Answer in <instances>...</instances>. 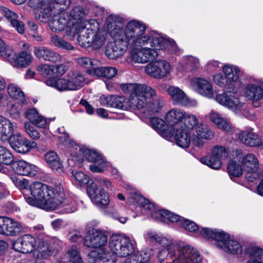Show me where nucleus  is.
<instances>
[{
    "label": "nucleus",
    "mask_w": 263,
    "mask_h": 263,
    "mask_svg": "<svg viewBox=\"0 0 263 263\" xmlns=\"http://www.w3.org/2000/svg\"><path fill=\"white\" fill-rule=\"evenodd\" d=\"M29 189L32 197H25L26 201L31 205L47 211L55 210L65 197L63 186L60 183L53 187L40 182H34Z\"/></svg>",
    "instance_id": "1"
},
{
    "label": "nucleus",
    "mask_w": 263,
    "mask_h": 263,
    "mask_svg": "<svg viewBox=\"0 0 263 263\" xmlns=\"http://www.w3.org/2000/svg\"><path fill=\"white\" fill-rule=\"evenodd\" d=\"M224 74H216L214 76L215 83L227 91L216 95L215 100L219 104L231 109H239L244 106L238 98L235 96L234 86L237 81L239 70L237 67L226 65L223 67Z\"/></svg>",
    "instance_id": "2"
},
{
    "label": "nucleus",
    "mask_w": 263,
    "mask_h": 263,
    "mask_svg": "<svg viewBox=\"0 0 263 263\" xmlns=\"http://www.w3.org/2000/svg\"><path fill=\"white\" fill-rule=\"evenodd\" d=\"M145 29L146 26L143 22L136 20L130 21L126 25L124 30L125 41L129 45L149 44L151 47H153L155 43V40L159 34L154 33L148 35L142 36Z\"/></svg>",
    "instance_id": "3"
},
{
    "label": "nucleus",
    "mask_w": 263,
    "mask_h": 263,
    "mask_svg": "<svg viewBox=\"0 0 263 263\" xmlns=\"http://www.w3.org/2000/svg\"><path fill=\"white\" fill-rule=\"evenodd\" d=\"M200 234L203 237L215 240L216 247L228 253L238 254L242 251L241 245L236 240L229 239V234L222 230L204 228Z\"/></svg>",
    "instance_id": "4"
},
{
    "label": "nucleus",
    "mask_w": 263,
    "mask_h": 263,
    "mask_svg": "<svg viewBox=\"0 0 263 263\" xmlns=\"http://www.w3.org/2000/svg\"><path fill=\"white\" fill-rule=\"evenodd\" d=\"M109 247L111 252L120 257L132 254L135 250V243L128 237L113 234L109 240Z\"/></svg>",
    "instance_id": "5"
},
{
    "label": "nucleus",
    "mask_w": 263,
    "mask_h": 263,
    "mask_svg": "<svg viewBox=\"0 0 263 263\" xmlns=\"http://www.w3.org/2000/svg\"><path fill=\"white\" fill-rule=\"evenodd\" d=\"M108 237L106 232L100 229L89 230L83 239L85 246L91 248L102 249L107 243Z\"/></svg>",
    "instance_id": "6"
},
{
    "label": "nucleus",
    "mask_w": 263,
    "mask_h": 263,
    "mask_svg": "<svg viewBox=\"0 0 263 263\" xmlns=\"http://www.w3.org/2000/svg\"><path fill=\"white\" fill-rule=\"evenodd\" d=\"M87 193L91 201L99 208H105L109 203L108 194L102 187L91 181L87 186Z\"/></svg>",
    "instance_id": "7"
},
{
    "label": "nucleus",
    "mask_w": 263,
    "mask_h": 263,
    "mask_svg": "<svg viewBox=\"0 0 263 263\" xmlns=\"http://www.w3.org/2000/svg\"><path fill=\"white\" fill-rule=\"evenodd\" d=\"M9 143L11 147L16 152L21 154H26L31 149L37 147V143L34 141H30L22 136L20 133L11 134L8 137Z\"/></svg>",
    "instance_id": "8"
},
{
    "label": "nucleus",
    "mask_w": 263,
    "mask_h": 263,
    "mask_svg": "<svg viewBox=\"0 0 263 263\" xmlns=\"http://www.w3.org/2000/svg\"><path fill=\"white\" fill-rule=\"evenodd\" d=\"M228 154L224 147L216 146L212 149L211 155L203 157L201 162L214 170H219L222 166V159H226Z\"/></svg>",
    "instance_id": "9"
},
{
    "label": "nucleus",
    "mask_w": 263,
    "mask_h": 263,
    "mask_svg": "<svg viewBox=\"0 0 263 263\" xmlns=\"http://www.w3.org/2000/svg\"><path fill=\"white\" fill-rule=\"evenodd\" d=\"M24 224L6 216H0V234L7 236H16L24 232Z\"/></svg>",
    "instance_id": "10"
},
{
    "label": "nucleus",
    "mask_w": 263,
    "mask_h": 263,
    "mask_svg": "<svg viewBox=\"0 0 263 263\" xmlns=\"http://www.w3.org/2000/svg\"><path fill=\"white\" fill-rule=\"evenodd\" d=\"M114 42L107 43L105 49V54L110 59H115L121 56L127 49L129 44L123 37L118 35Z\"/></svg>",
    "instance_id": "11"
},
{
    "label": "nucleus",
    "mask_w": 263,
    "mask_h": 263,
    "mask_svg": "<svg viewBox=\"0 0 263 263\" xmlns=\"http://www.w3.org/2000/svg\"><path fill=\"white\" fill-rule=\"evenodd\" d=\"M170 63L165 60H158L150 63L145 67L146 72L157 79L166 76L170 73Z\"/></svg>",
    "instance_id": "12"
},
{
    "label": "nucleus",
    "mask_w": 263,
    "mask_h": 263,
    "mask_svg": "<svg viewBox=\"0 0 263 263\" xmlns=\"http://www.w3.org/2000/svg\"><path fill=\"white\" fill-rule=\"evenodd\" d=\"M145 86L144 89L137 91L130 96V103L138 109H141L144 107H146L147 99L149 97H153L155 95V89L145 84Z\"/></svg>",
    "instance_id": "13"
},
{
    "label": "nucleus",
    "mask_w": 263,
    "mask_h": 263,
    "mask_svg": "<svg viewBox=\"0 0 263 263\" xmlns=\"http://www.w3.org/2000/svg\"><path fill=\"white\" fill-rule=\"evenodd\" d=\"M178 244H170L162 249L158 253V258L160 263H178L179 249Z\"/></svg>",
    "instance_id": "14"
},
{
    "label": "nucleus",
    "mask_w": 263,
    "mask_h": 263,
    "mask_svg": "<svg viewBox=\"0 0 263 263\" xmlns=\"http://www.w3.org/2000/svg\"><path fill=\"white\" fill-rule=\"evenodd\" d=\"M201 261V256L196 249L189 245L180 246L178 263H199Z\"/></svg>",
    "instance_id": "15"
},
{
    "label": "nucleus",
    "mask_w": 263,
    "mask_h": 263,
    "mask_svg": "<svg viewBox=\"0 0 263 263\" xmlns=\"http://www.w3.org/2000/svg\"><path fill=\"white\" fill-rule=\"evenodd\" d=\"M13 246L17 252L24 254L31 253L35 248L36 240L31 235H24L17 238Z\"/></svg>",
    "instance_id": "16"
},
{
    "label": "nucleus",
    "mask_w": 263,
    "mask_h": 263,
    "mask_svg": "<svg viewBox=\"0 0 263 263\" xmlns=\"http://www.w3.org/2000/svg\"><path fill=\"white\" fill-rule=\"evenodd\" d=\"M11 167L16 174L22 176H35L37 172V167L25 161H14Z\"/></svg>",
    "instance_id": "17"
},
{
    "label": "nucleus",
    "mask_w": 263,
    "mask_h": 263,
    "mask_svg": "<svg viewBox=\"0 0 263 263\" xmlns=\"http://www.w3.org/2000/svg\"><path fill=\"white\" fill-rule=\"evenodd\" d=\"M167 92L171 96L174 104H179L184 106H191L194 102L190 100L185 93L179 88L170 86Z\"/></svg>",
    "instance_id": "18"
},
{
    "label": "nucleus",
    "mask_w": 263,
    "mask_h": 263,
    "mask_svg": "<svg viewBox=\"0 0 263 263\" xmlns=\"http://www.w3.org/2000/svg\"><path fill=\"white\" fill-rule=\"evenodd\" d=\"M238 137L242 143L248 146H263V141L252 130L241 131L239 134Z\"/></svg>",
    "instance_id": "19"
},
{
    "label": "nucleus",
    "mask_w": 263,
    "mask_h": 263,
    "mask_svg": "<svg viewBox=\"0 0 263 263\" xmlns=\"http://www.w3.org/2000/svg\"><path fill=\"white\" fill-rule=\"evenodd\" d=\"M34 54L37 58L55 63L61 60V55L53 50L44 46L35 47Z\"/></svg>",
    "instance_id": "20"
},
{
    "label": "nucleus",
    "mask_w": 263,
    "mask_h": 263,
    "mask_svg": "<svg viewBox=\"0 0 263 263\" xmlns=\"http://www.w3.org/2000/svg\"><path fill=\"white\" fill-rule=\"evenodd\" d=\"M123 19L118 15L111 14L106 18V25L110 34L114 37L121 36L123 32L122 23Z\"/></svg>",
    "instance_id": "21"
},
{
    "label": "nucleus",
    "mask_w": 263,
    "mask_h": 263,
    "mask_svg": "<svg viewBox=\"0 0 263 263\" xmlns=\"http://www.w3.org/2000/svg\"><path fill=\"white\" fill-rule=\"evenodd\" d=\"M0 12L10 22L11 25L19 33H24V24L18 20V15L15 12L4 6L0 7Z\"/></svg>",
    "instance_id": "22"
},
{
    "label": "nucleus",
    "mask_w": 263,
    "mask_h": 263,
    "mask_svg": "<svg viewBox=\"0 0 263 263\" xmlns=\"http://www.w3.org/2000/svg\"><path fill=\"white\" fill-rule=\"evenodd\" d=\"M184 111L180 109L173 108L167 112L165 116L166 122L168 126L174 127H181L182 117Z\"/></svg>",
    "instance_id": "23"
},
{
    "label": "nucleus",
    "mask_w": 263,
    "mask_h": 263,
    "mask_svg": "<svg viewBox=\"0 0 263 263\" xmlns=\"http://www.w3.org/2000/svg\"><path fill=\"white\" fill-rule=\"evenodd\" d=\"M71 23L70 16L68 13L63 12L59 15L57 20H54L51 22L49 25L52 31L61 32Z\"/></svg>",
    "instance_id": "24"
},
{
    "label": "nucleus",
    "mask_w": 263,
    "mask_h": 263,
    "mask_svg": "<svg viewBox=\"0 0 263 263\" xmlns=\"http://www.w3.org/2000/svg\"><path fill=\"white\" fill-rule=\"evenodd\" d=\"M243 170L248 174L255 173L258 167V161L253 154H249L239 160Z\"/></svg>",
    "instance_id": "25"
},
{
    "label": "nucleus",
    "mask_w": 263,
    "mask_h": 263,
    "mask_svg": "<svg viewBox=\"0 0 263 263\" xmlns=\"http://www.w3.org/2000/svg\"><path fill=\"white\" fill-rule=\"evenodd\" d=\"M173 132H175V139L177 144L181 147H187L191 143L190 132L183 129V126L179 128L174 127Z\"/></svg>",
    "instance_id": "26"
},
{
    "label": "nucleus",
    "mask_w": 263,
    "mask_h": 263,
    "mask_svg": "<svg viewBox=\"0 0 263 263\" xmlns=\"http://www.w3.org/2000/svg\"><path fill=\"white\" fill-rule=\"evenodd\" d=\"M155 41V43L153 47L156 49L161 50L170 47V49L173 53L179 54L181 53L180 49L178 47L174 40L165 38L159 34Z\"/></svg>",
    "instance_id": "27"
},
{
    "label": "nucleus",
    "mask_w": 263,
    "mask_h": 263,
    "mask_svg": "<svg viewBox=\"0 0 263 263\" xmlns=\"http://www.w3.org/2000/svg\"><path fill=\"white\" fill-rule=\"evenodd\" d=\"M25 114L26 118L35 126L40 128L45 127L47 124L46 120L39 114L35 108L28 109Z\"/></svg>",
    "instance_id": "28"
},
{
    "label": "nucleus",
    "mask_w": 263,
    "mask_h": 263,
    "mask_svg": "<svg viewBox=\"0 0 263 263\" xmlns=\"http://www.w3.org/2000/svg\"><path fill=\"white\" fill-rule=\"evenodd\" d=\"M163 101L162 98L156 95L149 97L146 105V111L148 115H152L159 112L162 108Z\"/></svg>",
    "instance_id": "29"
},
{
    "label": "nucleus",
    "mask_w": 263,
    "mask_h": 263,
    "mask_svg": "<svg viewBox=\"0 0 263 263\" xmlns=\"http://www.w3.org/2000/svg\"><path fill=\"white\" fill-rule=\"evenodd\" d=\"M126 98L122 96L109 95L106 97L103 100V103L107 107H114L120 109L126 108L125 105Z\"/></svg>",
    "instance_id": "30"
},
{
    "label": "nucleus",
    "mask_w": 263,
    "mask_h": 263,
    "mask_svg": "<svg viewBox=\"0 0 263 263\" xmlns=\"http://www.w3.org/2000/svg\"><path fill=\"white\" fill-rule=\"evenodd\" d=\"M246 95L249 100L253 101V104L257 106V101L263 97V89L260 86L255 84H250L247 87Z\"/></svg>",
    "instance_id": "31"
},
{
    "label": "nucleus",
    "mask_w": 263,
    "mask_h": 263,
    "mask_svg": "<svg viewBox=\"0 0 263 263\" xmlns=\"http://www.w3.org/2000/svg\"><path fill=\"white\" fill-rule=\"evenodd\" d=\"M45 83L49 86L62 91L72 90L69 79L57 78L47 79Z\"/></svg>",
    "instance_id": "32"
},
{
    "label": "nucleus",
    "mask_w": 263,
    "mask_h": 263,
    "mask_svg": "<svg viewBox=\"0 0 263 263\" xmlns=\"http://www.w3.org/2000/svg\"><path fill=\"white\" fill-rule=\"evenodd\" d=\"M245 253L251 259L246 263H263V249L256 247H249Z\"/></svg>",
    "instance_id": "33"
},
{
    "label": "nucleus",
    "mask_w": 263,
    "mask_h": 263,
    "mask_svg": "<svg viewBox=\"0 0 263 263\" xmlns=\"http://www.w3.org/2000/svg\"><path fill=\"white\" fill-rule=\"evenodd\" d=\"M80 151L82 152L84 157L89 162L99 164H102L104 163L103 157L96 151L83 147L80 148Z\"/></svg>",
    "instance_id": "34"
},
{
    "label": "nucleus",
    "mask_w": 263,
    "mask_h": 263,
    "mask_svg": "<svg viewBox=\"0 0 263 263\" xmlns=\"http://www.w3.org/2000/svg\"><path fill=\"white\" fill-rule=\"evenodd\" d=\"M197 91L209 98L213 97V90L211 83L207 80L198 78L197 79Z\"/></svg>",
    "instance_id": "35"
},
{
    "label": "nucleus",
    "mask_w": 263,
    "mask_h": 263,
    "mask_svg": "<svg viewBox=\"0 0 263 263\" xmlns=\"http://www.w3.org/2000/svg\"><path fill=\"white\" fill-rule=\"evenodd\" d=\"M13 130V124L8 119L0 116V138L8 139Z\"/></svg>",
    "instance_id": "36"
},
{
    "label": "nucleus",
    "mask_w": 263,
    "mask_h": 263,
    "mask_svg": "<svg viewBox=\"0 0 263 263\" xmlns=\"http://www.w3.org/2000/svg\"><path fill=\"white\" fill-rule=\"evenodd\" d=\"M78 64L82 67L85 68L86 72L90 76H92L91 71H95L97 66L100 63L95 59H91L88 58L82 57L78 59Z\"/></svg>",
    "instance_id": "37"
},
{
    "label": "nucleus",
    "mask_w": 263,
    "mask_h": 263,
    "mask_svg": "<svg viewBox=\"0 0 263 263\" xmlns=\"http://www.w3.org/2000/svg\"><path fill=\"white\" fill-rule=\"evenodd\" d=\"M14 161V157L8 149L0 145V172L4 169V165H12Z\"/></svg>",
    "instance_id": "38"
},
{
    "label": "nucleus",
    "mask_w": 263,
    "mask_h": 263,
    "mask_svg": "<svg viewBox=\"0 0 263 263\" xmlns=\"http://www.w3.org/2000/svg\"><path fill=\"white\" fill-rule=\"evenodd\" d=\"M7 91L12 99L18 100L22 103H26L27 101L24 92L20 87L14 84H9L7 87Z\"/></svg>",
    "instance_id": "39"
},
{
    "label": "nucleus",
    "mask_w": 263,
    "mask_h": 263,
    "mask_svg": "<svg viewBox=\"0 0 263 263\" xmlns=\"http://www.w3.org/2000/svg\"><path fill=\"white\" fill-rule=\"evenodd\" d=\"M118 70L112 67H99L97 66L95 71H91L92 76L103 77L110 79L112 78L117 73Z\"/></svg>",
    "instance_id": "40"
},
{
    "label": "nucleus",
    "mask_w": 263,
    "mask_h": 263,
    "mask_svg": "<svg viewBox=\"0 0 263 263\" xmlns=\"http://www.w3.org/2000/svg\"><path fill=\"white\" fill-rule=\"evenodd\" d=\"M15 65L18 67H25L31 64L33 58L30 53L26 51H20L18 54L14 58Z\"/></svg>",
    "instance_id": "41"
},
{
    "label": "nucleus",
    "mask_w": 263,
    "mask_h": 263,
    "mask_svg": "<svg viewBox=\"0 0 263 263\" xmlns=\"http://www.w3.org/2000/svg\"><path fill=\"white\" fill-rule=\"evenodd\" d=\"M48 165L53 170H58L62 167V162L57 154L54 151H49L44 156Z\"/></svg>",
    "instance_id": "42"
},
{
    "label": "nucleus",
    "mask_w": 263,
    "mask_h": 263,
    "mask_svg": "<svg viewBox=\"0 0 263 263\" xmlns=\"http://www.w3.org/2000/svg\"><path fill=\"white\" fill-rule=\"evenodd\" d=\"M51 42L56 47L63 51H70L74 50V47L69 43L65 41L62 37L56 35H51Z\"/></svg>",
    "instance_id": "43"
},
{
    "label": "nucleus",
    "mask_w": 263,
    "mask_h": 263,
    "mask_svg": "<svg viewBox=\"0 0 263 263\" xmlns=\"http://www.w3.org/2000/svg\"><path fill=\"white\" fill-rule=\"evenodd\" d=\"M69 82L72 90L80 89L84 84V76L78 72H71L68 73Z\"/></svg>",
    "instance_id": "44"
},
{
    "label": "nucleus",
    "mask_w": 263,
    "mask_h": 263,
    "mask_svg": "<svg viewBox=\"0 0 263 263\" xmlns=\"http://www.w3.org/2000/svg\"><path fill=\"white\" fill-rule=\"evenodd\" d=\"M198 124V120L195 115L184 112L181 124L183 129H187V131L190 132V129H193Z\"/></svg>",
    "instance_id": "45"
},
{
    "label": "nucleus",
    "mask_w": 263,
    "mask_h": 263,
    "mask_svg": "<svg viewBox=\"0 0 263 263\" xmlns=\"http://www.w3.org/2000/svg\"><path fill=\"white\" fill-rule=\"evenodd\" d=\"M211 120L219 128L228 132L231 128V125L216 112L212 111L210 114Z\"/></svg>",
    "instance_id": "46"
},
{
    "label": "nucleus",
    "mask_w": 263,
    "mask_h": 263,
    "mask_svg": "<svg viewBox=\"0 0 263 263\" xmlns=\"http://www.w3.org/2000/svg\"><path fill=\"white\" fill-rule=\"evenodd\" d=\"M227 170L230 177H239L242 174V167L240 162L237 163L235 160H231L229 161L227 165Z\"/></svg>",
    "instance_id": "47"
},
{
    "label": "nucleus",
    "mask_w": 263,
    "mask_h": 263,
    "mask_svg": "<svg viewBox=\"0 0 263 263\" xmlns=\"http://www.w3.org/2000/svg\"><path fill=\"white\" fill-rule=\"evenodd\" d=\"M26 103H22L18 101L17 104H12L8 107L7 112L10 117L14 119H18L21 116L22 111L25 109Z\"/></svg>",
    "instance_id": "48"
},
{
    "label": "nucleus",
    "mask_w": 263,
    "mask_h": 263,
    "mask_svg": "<svg viewBox=\"0 0 263 263\" xmlns=\"http://www.w3.org/2000/svg\"><path fill=\"white\" fill-rule=\"evenodd\" d=\"M150 123L152 127L157 130L161 135H165L168 133L167 126L165 121L158 117H153L151 118Z\"/></svg>",
    "instance_id": "49"
},
{
    "label": "nucleus",
    "mask_w": 263,
    "mask_h": 263,
    "mask_svg": "<svg viewBox=\"0 0 263 263\" xmlns=\"http://www.w3.org/2000/svg\"><path fill=\"white\" fill-rule=\"evenodd\" d=\"M107 33L105 30L99 31L92 36L91 40L93 42L92 48L96 49L100 48L104 43Z\"/></svg>",
    "instance_id": "50"
},
{
    "label": "nucleus",
    "mask_w": 263,
    "mask_h": 263,
    "mask_svg": "<svg viewBox=\"0 0 263 263\" xmlns=\"http://www.w3.org/2000/svg\"><path fill=\"white\" fill-rule=\"evenodd\" d=\"M145 84H139L134 83L121 84L120 88L124 92L130 93V96L134 95L137 91L142 90L145 89Z\"/></svg>",
    "instance_id": "51"
},
{
    "label": "nucleus",
    "mask_w": 263,
    "mask_h": 263,
    "mask_svg": "<svg viewBox=\"0 0 263 263\" xmlns=\"http://www.w3.org/2000/svg\"><path fill=\"white\" fill-rule=\"evenodd\" d=\"M153 49L145 47L143 49L142 57L140 59L141 63H145L150 61H153L158 57V53L157 50L154 47H152Z\"/></svg>",
    "instance_id": "52"
},
{
    "label": "nucleus",
    "mask_w": 263,
    "mask_h": 263,
    "mask_svg": "<svg viewBox=\"0 0 263 263\" xmlns=\"http://www.w3.org/2000/svg\"><path fill=\"white\" fill-rule=\"evenodd\" d=\"M196 133L198 137L204 139H211L214 137L213 132L206 124H198L196 126Z\"/></svg>",
    "instance_id": "53"
},
{
    "label": "nucleus",
    "mask_w": 263,
    "mask_h": 263,
    "mask_svg": "<svg viewBox=\"0 0 263 263\" xmlns=\"http://www.w3.org/2000/svg\"><path fill=\"white\" fill-rule=\"evenodd\" d=\"M85 26H81V30L82 32H85L86 34L88 33L92 35L96 32L99 30V24L98 22L95 20H90L87 22Z\"/></svg>",
    "instance_id": "54"
},
{
    "label": "nucleus",
    "mask_w": 263,
    "mask_h": 263,
    "mask_svg": "<svg viewBox=\"0 0 263 263\" xmlns=\"http://www.w3.org/2000/svg\"><path fill=\"white\" fill-rule=\"evenodd\" d=\"M91 35L82 32L81 30L80 34L78 35L77 40L80 46L84 48L92 47L93 42L90 37Z\"/></svg>",
    "instance_id": "55"
},
{
    "label": "nucleus",
    "mask_w": 263,
    "mask_h": 263,
    "mask_svg": "<svg viewBox=\"0 0 263 263\" xmlns=\"http://www.w3.org/2000/svg\"><path fill=\"white\" fill-rule=\"evenodd\" d=\"M36 70L43 77H46L47 79H54L53 77L52 65L46 64L39 65L37 67Z\"/></svg>",
    "instance_id": "56"
},
{
    "label": "nucleus",
    "mask_w": 263,
    "mask_h": 263,
    "mask_svg": "<svg viewBox=\"0 0 263 263\" xmlns=\"http://www.w3.org/2000/svg\"><path fill=\"white\" fill-rule=\"evenodd\" d=\"M0 55L6 60H10L13 55L12 49L8 46H6L0 38Z\"/></svg>",
    "instance_id": "57"
},
{
    "label": "nucleus",
    "mask_w": 263,
    "mask_h": 263,
    "mask_svg": "<svg viewBox=\"0 0 263 263\" xmlns=\"http://www.w3.org/2000/svg\"><path fill=\"white\" fill-rule=\"evenodd\" d=\"M181 226L185 230L191 233H195L199 229V226L194 221L185 218H182L181 221Z\"/></svg>",
    "instance_id": "58"
},
{
    "label": "nucleus",
    "mask_w": 263,
    "mask_h": 263,
    "mask_svg": "<svg viewBox=\"0 0 263 263\" xmlns=\"http://www.w3.org/2000/svg\"><path fill=\"white\" fill-rule=\"evenodd\" d=\"M72 174L76 180L81 183V185L87 184L88 185L89 184L90 181H91L89 176L81 171H73Z\"/></svg>",
    "instance_id": "59"
},
{
    "label": "nucleus",
    "mask_w": 263,
    "mask_h": 263,
    "mask_svg": "<svg viewBox=\"0 0 263 263\" xmlns=\"http://www.w3.org/2000/svg\"><path fill=\"white\" fill-rule=\"evenodd\" d=\"M24 127L28 135L32 139L36 140L40 138L41 134L30 123H25Z\"/></svg>",
    "instance_id": "60"
},
{
    "label": "nucleus",
    "mask_w": 263,
    "mask_h": 263,
    "mask_svg": "<svg viewBox=\"0 0 263 263\" xmlns=\"http://www.w3.org/2000/svg\"><path fill=\"white\" fill-rule=\"evenodd\" d=\"M69 261L71 263H83L80 253L76 249H71L68 251Z\"/></svg>",
    "instance_id": "61"
},
{
    "label": "nucleus",
    "mask_w": 263,
    "mask_h": 263,
    "mask_svg": "<svg viewBox=\"0 0 263 263\" xmlns=\"http://www.w3.org/2000/svg\"><path fill=\"white\" fill-rule=\"evenodd\" d=\"M65 29H66L67 35L70 36L71 39L73 38L77 34H78V35L80 34L81 26L75 24V23L72 22Z\"/></svg>",
    "instance_id": "62"
},
{
    "label": "nucleus",
    "mask_w": 263,
    "mask_h": 263,
    "mask_svg": "<svg viewBox=\"0 0 263 263\" xmlns=\"http://www.w3.org/2000/svg\"><path fill=\"white\" fill-rule=\"evenodd\" d=\"M85 13L82 8L76 7L72 9L70 12V17L72 16L76 20H81L84 16Z\"/></svg>",
    "instance_id": "63"
},
{
    "label": "nucleus",
    "mask_w": 263,
    "mask_h": 263,
    "mask_svg": "<svg viewBox=\"0 0 263 263\" xmlns=\"http://www.w3.org/2000/svg\"><path fill=\"white\" fill-rule=\"evenodd\" d=\"M53 77L57 79V77L64 74L67 70L66 66L64 65H52Z\"/></svg>",
    "instance_id": "64"
}]
</instances>
